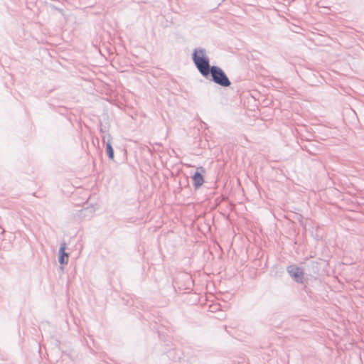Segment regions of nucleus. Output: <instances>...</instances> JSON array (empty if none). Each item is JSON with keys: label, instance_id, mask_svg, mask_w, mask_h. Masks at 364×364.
Masks as SVG:
<instances>
[{"label": "nucleus", "instance_id": "7", "mask_svg": "<svg viewBox=\"0 0 364 364\" xmlns=\"http://www.w3.org/2000/svg\"><path fill=\"white\" fill-rule=\"evenodd\" d=\"M102 139L104 143H106V142L111 143L112 137L111 134L108 132H105V134L102 135Z\"/></svg>", "mask_w": 364, "mask_h": 364}, {"label": "nucleus", "instance_id": "6", "mask_svg": "<svg viewBox=\"0 0 364 364\" xmlns=\"http://www.w3.org/2000/svg\"><path fill=\"white\" fill-rule=\"evenodd\" d=\"M106 151L108 157L112 160L114 159V150L112 144L109 142H106Z\"/></svg>", "mask_w": 364, "mask_h": 364}, {"label": "nucleus", "instance_id": "8", "mask_svg": "<svg viewBox=\"0 0 364 364\" xmlns=\"http://www.w3.org/2000/svg\"><path fill=\"white\" fill-rule=\"evenodd\" d=\"M311 264H312V268L314 269V268H317V262H311Z\"/></svg>", "mask_w": 364, "mask_h": 364}, {"label": "nucleus", "instance_id": "9", "mask_svg": "<svg viewBox=\"0 0 364 364\" xmlns=\"http://www.w3.org/2000/svg\"><path fill=\"white\" fill-rule=\"evenodd\" d=\"M107 132V131H106V130H105V129H104L103 128H100V132H101L102 135V134H105V132Z\"/></svg>", "mask_w": 364, "mask_h": 364}, {"label": "nucleus", "instance_id": "10", "mask_svg": "<svg viewBox=\"0 0 364 364\" xmlns=\"http://www.w3.org/2000/svg\"><path fill=\"white\" fill-rule=\"evenodd\" d=\"M309 151L311 154H316V153H315L314 151H313L309 150Z\"/></svg>", "mask_w": 364, "mask_h": 364}, {"label": "nucleus", "instance_id": "2", "mask_svg": "<svg viewBox=\"0 0 364 364\" xmlns=\"http://www.w3.org/2000/svg\"><path fill=\"white\" fill-rule=\"evenodd\" d=\"M210 75H211V80L221 87H226L231 85V82L224 70L218 66L212 65Z\"/></svg>", "mask_w": 364, "mask_h": 364}, {"label": "nucleus", "instance_id": "5", "mask_svg": "<svg viewBox=\"0 0 364 364\" xmlns=\"http://www.w3.org/2000/svg\"><path fill=\"white\" fill-rule=\"evenodd\" d=\"M65 249L66 243H61L58 252V262L61 265L67 264L68 262L69 254L65 252Z\"/></svg>", "mask_w": 364, "mask_h": 364}, {"label": "nucleus", "instance_id": "1", "mask_svg": "<svg viewBox=\"0 0 364 364\" xmlns=\"http://www.w3.org/2000/svg\"><path fill=\"white\" fill-rule=\"evenodd\" d=\"M205 53L204 48H196L192 54V60L199 73L203 77L208 78L212 66L210 65L209 58Z\"/></svg>", "mask_w": 364, "mask_h": 364}, {"label": "nucleus", "instance_id": "3", "mask_svg": "<svg viewBox=\"0 0 364 364\" xmlns=\"http://www.w3.org/2000/svg\"><path fill=\"white\" fill-rule=\"evenodd\" d=\"M287 272L290 277L298 283L303 282L304 272L302 269L296 265H290L287 267Z\"/></svg>", "mask_w": 364, "mask_h": 364}, {"label": "nucleus", "instance_id": "4", "mask_svg": "<svg viewBox=\"0 0 364 364\" xmlns=\"http://www.w3.org/2000/svg\"><path fill=\"white\" fill-rule=\"evenodd\" d=\"M197 169L198 171L193 174L192 177L193 185L196 189L200 188L203 184L204 178L201 173L205 172V169L202 166L198 168Z\"/></svg>", "mask_w": 364, "mask_h": 364}]
</instances>
